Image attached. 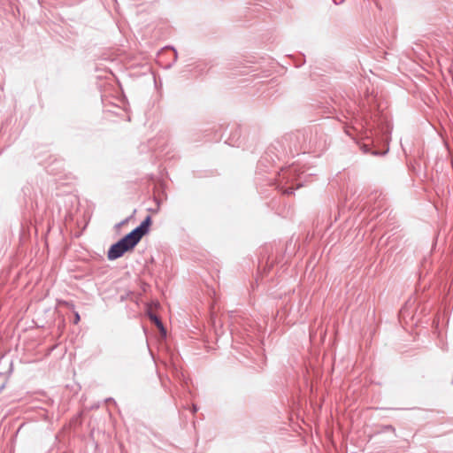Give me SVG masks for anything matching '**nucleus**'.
<instances>
[{
    "label": "nucleus",
    "mask_w": 453,
    "mask_h": 453,
    "mask_svg": "<svg viewBox=\"0 0 453 453\" xmlns=\"http://www.w3.org/2000/svg\"><path fill=\"white\" fill-rule=\"evenodd\" d=\"M150 219L148 217L142 224L127 234L117 243L113 244L108 251V258L114 260L120 257L125 252L131 250L139 242L142 237L148 232Z\"/></svg>",
    "instance_id": "obj_1"
},
{
    "label": "nucleus",
    "mask_w": 453,
    "mask_h": 453,
    "mask_svg": "<svg viewBox=\"0 0 453 453\" xmlns=\"http://www.w3.org/2000/svg\"><path fill=\"white\" fill-rule=\"evenodd\" d=\"M150 318L155 322V324L157 326V328L160 330L162 335L165 336L166 335V329L164 327V326L161 323V321L156 316H151Z\"/></svg>",
    "instance_id": "obj_2"
},
{
    "label": "nucleus",
    "mask_w": 453,
    "mask_h": 453,
    "mask_svg": "<svg viewBox=\"0 0 453 453\" xmlns=\"http://www.w3.org/2000/svg\"><path fill=\"white\" fill-rule=\"evenodd\" d=\"M81 320V317L78 312L74 313V324H78Z\"/></svg>",
    "instance_id": "obj_3"
},
{
    "label": "nucleus",
    "mask_w": 453,
    "mask_h": 453,
    "mask_svg": "<svg viewBox=\"0 0 453 453\" xmlns=\"http://www.w3.org/2000/svg\"><path fill=\"white\" fill-rule=\"evenodd\" d=\"M292 192H293V191H292V188H288V189L286 190V193H287V194H291Z\"/></svg>",
    "instance_id": "obj_4"
}]
</instances>
